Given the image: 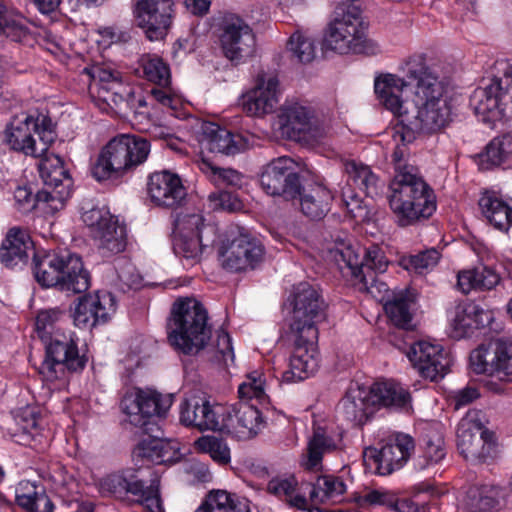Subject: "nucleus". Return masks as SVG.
Listing matches in <instances>:
<instances>
[{"label":"nucleus","mask_w":512,"mask_h":512,"mask_svg":"<svg viewBox=\"0 0 512 512\" xmlns=\"http://www.w3.org/2000/svg\"><path fill=\"white\" fill-rule=\"evenodd\" d=\"M347 486L341 477L323 475L317 478L310 490V497L319 503H336L342 500Z\"/></svg>","instance_id":"43"},{"label":"nucleus","mask_w":512,"mask_h":512,"mask_svg":"<svg viewBox=\"0 0 512 512\" xmlns=\"http://www.w3.org/2000/svg\"><path fill=\"white\" fill-rule=\"evenodd\" d=\"M138 27L150 41L163 40L172 24V0H132Z\"/></svg>","instance_id":"21"},{"label":"nucleus","mask_w":512,"mask_h":512,"mask_svg":"<svg viewBox=\"0 0 512 512\" xmlns=\"http://www.w3.org/2000/svg\"><path fill=\"white\" fill-rule=\"evenodd\" d=\"M396 130L394 138L397 144L392 154L394 176L386 194L387 202L399 226L406 227L421 219H427L436 211V196L432 187L420 174L419 169L408 163L405 143L414 139L411 130Z\"/></svg>","instance_id":"2"},{"label":"nucleus","mask_w":512,"mask_h":512,"mask_svg":"<svg viewBox=\"0 0 512 512\" xmlns=\"http://www.w3.org/2000/svg\"><path fill=\"white\" fill-rule=\"evenodd\" d=\"M267 492L290 507L305 510L308 500L302 487L293 475H281L271 478Z\"/></svg>","instance_id":"35"},{"label":"nucleus","mask_w":512,"mask_h":512,"mask_svg":"<svg viewBox=\"0 0 512 512\" xmlns=\"http://www.w3.org/2000/svg\"><path fill=\"white\" fill-rule=\"evenodd\" d=\"M225 406L212 404L204 397L192 396L180 405V422L199 431H220Z\"/></svg>","instance_id":"24"},{"label":"nucleus","mask_w":512,"mask_h":512,"mask_svg":"<svg viewBox=\"0 0 512 512\" xmlns=\"http://www.w3.org/2000/svg\"><path fill=\"white\" fill-rule=\"evenodd\" d=\"M32 241L28 231L22 227L10 228L0 247V262L6 267H14L26 262Z\"/></svg>","instance_id":"33"},{"label":"nucleus","mask_w":512,"mask_h":512,"mask_svg":"<svg viewBox=\"0 0 512 512\" xmlns=\"http://www.w3.org/2000/svg\"><path fill=\"white\" fill-rule=\"evenodd\" d=\"M62 262L58 260V252H48L44 255H35L33 258V274L42 287L59 288L58 268Z\"/></svg>","instance_id":"44"},{"label":"nucleus","mask_w":512,"mask_h":512,"mask_svg":"<svg viewBox=\"0 0 512 512\" xmlns=\"http://www.w3.org/2000/svg\"><path fill=\"white\" fill-rule=\"evenodd\" d=\"M495 67L497 75L476 88L469 102L475 115L488 124L512 117V65L502 60Z\"/></svg>","instance_id":"8"},{"label":"nucleus","mask_w":512,"mask_h":512,"mask_svg":"<svg viewBox=\"0 0 512 512\" xmlns=\"http://www.w3.org/2000/svg\"><path fill=\"white\" fill-rule=\"evenodd\" d=\"M82 220L91 228L104 255L118 254L126 248L127 233L124 224L105 207H93L82 213Z\"/></svg>","instance_id":"18"},{"label":"nucleus","mask_w":512,"mask_h":512,"mask_svg":"<svg viewBox=\"0 0 512 512\" xmlns=\"http://www.w3.org/2000/svg\"><path fill=\"white\" fill-rule=\"evenodd\" d=\"M259 182L269 196L296 199L301 184L296 162L288 156L272 159L263 166Z\"/></svg>","instance_id":"17"},{"label":"nucleus","mask_w":512,"mask_h":512,"mask_svg":"<svg viewBox=\"0 0 512 512\" xmlns=\"http://www.w3.org/2000/svg\"><path fill=\"white\" fill-rule=\"evenodd\" d=\"M150 95L156 102H158L163 107H167L170 109H176L177 107V99L172 93L170 84L165 87L158 86L152 88L150 91Z\"/></svg>","instance_id":"64"},{"label":"nucleus","mask_w":512,"mask_h":512,"mask_svg":"<svg viewBox=\"0 0 512 512\" xmlns=\"http://www.w3.org/2000/svg\"><path fill=\"white\" fill-rule=\"evenodd\" d=\"M163 449L162 439L158 437H149L142 440L133 451L134 458L145 459L149 462L158 464L159 451Z\"/></svg>","instance_id":"60"},{"label":"nucleus","mask_w":512,"mask_h":512,"mask_svg":"<svg viewBox=\"0 0 512 512\" xmlns=\"http://www.w3.org/2000/svg\"><path fill=\"white\" fill-rule=\"evenodd\" d=\"M377 406L405 412L412 409L410 393L399 383L376 382L370 388L352 385L338 404V413L353 426H361L374 414Z\"/></svg>","instance_id":"4"},{"label":"nucleus","mask_w":512,"mask_h":512,"mask_svg":"<svg viewBox=\"0 0 512 512\" xmlns=\"http://www.w3.org/2000/svg\"><path fill=\"white\" fill-rule=\"evenodd\" d=\"M287 52L290 58L299 63L307 64L316 56L314 39L302 31H295L287 41Z\"/></svg>","instance_id":"51"},{"label":"nucleus","mask_w":512,"mask_h":512,"mask_svg":"<svg viewBox=\"0 0 512 512\" xmlns=\"http://www.w3.org/2000/svg\"><path fill=\"white\" fill-rule=\"evenodd\" d=\"M159 484L160 480L155 476L151 479L150 484L145 486L135 470L127 469L101 479L100 490L102 493H107L118 499L132 495L150 512H162Z\"/></svg>","instance_id":"11"},{"label":"nucleus","mask_w":512,"mask_h":512,"mask_svg":"<svg viewBox=\"0 0 512 512\" xmlns=\"http://www.w3.org/2000/svg\"><path fill=\"white\" fill-rule=\"evenodd\" d=\"M440 259L438 250L432 248L415 255L409 256L406 261V268L418 274H423L433 269Z\"/></svg>","instance_id":"57"},{"label":"nucleus","mask_w":512,"mask_h":512,"mask_svg":"<svg viewBox=\"0 0 512 512\" xmlns=\"http://www.w3.org/2000/svg\"><path fill=\"white\" fill-rule=\"evenodd\" d=\"M500 280L499 274L493 268L481 265L460 271L457 275V288L463 294L472 290L486 291L495 288Z\"/></svg>","instance_id":"38"},{"label":"nucleus","mask_w":512,"mask_h":512,"mask_svg":"<svg viewBox=\"0 0 512 512\" xmlns=\"http://www.w3.org/2000/svg\"><path fill=\"white\" fill-rule=\"evenodd\" d=\"M209 199L211 202H213L215 209H221L228 212H236L243 208L242 201L238 198V196L228 191L212 193L209 196Z\"/></svg>","instance_id":"62"},{"label":"nucleus","mask_w":512,"mask_h":512,"mask_svg":"<svg viewBox=\"0 0 512 512\" xmlns=\"http://www.w3.org/2000/svg\"><path fill=\"white\" fill-rule=\"evenodd\" d=\"M173 234L203 237L207 242L217 239V227L206 221L202 213H180L174 221Z\"/></svg>","instance_id":"40"},{"label":"nucleus","mask_w":512,"mask_h":512,"mask_svg":"<svg viewBox=\"0 0 512 512\" xmlns=\"http://www.w3.org/2000/svg\"><path fill=\"white\" fill-rule=\"evenodd\" d=\"M404 72L407 81L393 74L375 80L380 102L411 131L432 134L446 127L452 113L444 81L423 55L410 57Z\"/></svg>","instance_id":"1"},{"label":"nucleus","mask_w":512,"mask_h":512,"mask_svg":"<svg viewBox=\"0 0 512 512\" xmlns=\"http://www.w3.org/2000/svg\"><path fill=\"white\" fill-rule=\"evenodd\" d=\"M482 315L484 311L476 305L457 306L453 318L454 328L465 331L474 326L484 325L483 320H477V317Z\"/></svg>","instance_id":"56"},{"label":"nucleus","mask_w":512,"mask_h":512,"mask_svg":"<svg viewBox=\"0 0 512 512\" xmlns=\"http://www.w3.org/2000/svg\"><path fill=\"white\" fill-rule=\"evenodd\" d=\"M264 248L255 238L240 231L238 235L230 234L222 241L218 249L221 267L229 272L252 270L261 262Z\"/></svg>","instance_id":"16"},{"label":"nucleus","mask_w":512,"mask_h":512,"mask_svg":"<svg viewBox=\"0 0 512 512\" xmlns=\"http://www.w3.org/2000/svg\"><path fill=\"white\" fill-rule=\"evenodd\" d=\"M222 418L221 432L239 439L254 437L263 426L260 411L253 404L244 401L225 407Z\"/></svg>","instance_id":"26"},{"label":"nucleus","mask_w":512,"mask_h":512,"mask_svg":"<svg viewBox=\"0 0 512 512\" xmlns=\"http://www.w3.org/2000/svg\"><path fill=\"white\" fill-rule=\"evenodd\" d=\"M502 489L496 486H482L471 490L468 495L467 507L469 512H492L500 504Z\"/></svg>","instance_id":"46"},{"label":"nucleus","mask_w":512,"mask_h":512,"mask_svg":"<svg viewBox=\"0 0 512 512\" xmlns=\"http://www.w3.org/2000/svg\"><path fill=\"white\" fill-rule=\"evenodd\" d=\"M200 144L212 153L235 155L248 148L247 139L240 134H233L226 128L213 122H203L200 130Z\"/></svg>","instance_id":"29"},{"label":"nucleus","mask_w":512,"mask_h":512,"mask_svg":"<svg viewBox=\"0 0 512 512\" xmlns=\"http://www.w3.org/2000/svg\"><path fill=\"white\" fill-rule=\"evenodd\" d=\"M294 350L289 360V369L283 373L286 382L301 381L313 375L319 367L317 350L318 335L313 341L304 334L290 333Z\"/></svg>","instance_id":"25"},{"label":"nucleus","mask_w":512,"mask_h":512,"mask_svg":"<svg viewBox=\"0 0 512 512\" xmlns=\"http://www.w3.org/2000/svg\"><path fill=\"white\" fill-rule=\"evenodd\" d=\"M84 71L92 78L91 89H96L97 94L105 88H109L113 82L122 81L120 72L109 66L95 65L89 69L85 68Z\"/></svg>","instance_id":"54"},{"label":"nucleus","mask_w":512,"mask_h":512,"mask_svg":"<svg viewBox=\"0 0 512 512\" xmlns=\"http://www.w3.org/2000/svg\"><path fill=\"white\" fill-rule=\"evenodd\" d=\"M479 207L487 221L497 230L508 232L512 226V207L494 193L486 192L479 199Z\"/></svg>","instance_id":"39"},{"label":"nucleus","mask_w":512,"mask_h":512,"mask_svg":"<svg viewBox=\"0 0 512 512\" xmlns=\"http://www.w3.org/2000/svg\"><path fill=\"white\" fill-rule=\"evenodd\" d=\"M297 197L301 212L311 220H321L329 212L333 200L331 191L321 184L300 185Z\"/></svg>","instance_id":"34"},{"label":"nucleus","mask_w":512,"mask_h":512,"mask_svg":"<svg viewBox=\"0 0 512 512\" xmlns=\"http://www.w3.org/2000/svg\"><path fill=\"white\" fill-rule=\"evenodd\" d=\"M446 448L444 436L438 427H429L423 435L422 454L415 462L417 469L424 470L444 459Z\"/></svg>","instance_id":"41"},{"label":"nucleus","mask_w":512,"mask_h":512,"mask_svg":"<svg viewBox=\"0 0 512 512\" xmlns=\"http://www.w3.org/2000/svg\"><path fill=\"white\" fill-rule=\"evenodd\" d=\"M279 81L276 76L258 75L255 87L248 92L244 109L253 116L272 113L279 102Z\"/></svg>","instance_id":"30"},{"label":"nucleus","mask_w":512,"mask_h":512,"mask_svg":"<svg viewBox=\"0 0 512 512\" xmlns=\"http://www.w3.org/2000/svg\"><path fill=\"white\" fill-rule=\"evenodd\" d=\"M312 111L297 102L285 104L278 115L280 129L292 139L315 137Z\"/></svg>","instance_id":"32"},{"label":"nucleus","mask_w":512,"mask_h":512,"mask_svg":"<svg viewBox=\"0 0 512 512\" xmlns=\"http://www.w3.org/2000/svg\"><path fill=\"white\" fill-rule=\"evenodd\" d=\"M214 242H207L198 235L173 234V249L176 255L190 261L191 264L200 260L203 250L213 245Z\"/></svg>","instance_id":"48"},{"label":"nucleus","mask_w":512,"mask_h":512,"mask_svg":"<svg viewBox=\"0 0 512 512\" xmlns=\"http://www.w3.org/2000/svg\"><path fill=\"white\" fill-rule=\"evenodd\" d=\"M512 156V136L507 134L494 138L480 155L482 169L499 166Z\"/></svg>","instance_id":"47"},{"label":"nucleus","mask_w":512,"mask_h":512,"mask_svg":"<svg viewBox=\"0 0 512 512\" xmlns=\"http://www.w3.org/2000/svg\"><path fill=\"white\" fill-rule=\"evenodd\" d=\"M62 312L59 309H49L40 311L36 317V330L43 342L53 336L58 331H54V325L61 317Z\"/></svg>","instance_id":"59"},{"label":"nucleus","mask_w":512,"mask_h":512,"mask_svg":"<svg viewBox=\"0 0 512 512\" xmlns=\"http://www.w3.org/2000/svg\"><path fill=\"white\" fill-rule=\"evenodd\" d=\"M413 297L408 291H401L387 300L384 309L394 325L409 329L411 327Z\"/></svg>","instance_id":"45"},{"label":"nucleus","mask_w":512,"mask_h":512,"mask_svg":"<svg viewBox=\"0 0 512 512\" xmlns=\"http://www.w3.org/2000/svg\"><path fill=\"white\" fill-rule=\"evenodd\" d=\"M292 304L290 333L304 334L313 341L319 334L317 325L326 319L327 304L319 289L307 282L297 284L293 289Z\"/></svg>","instance_id":"10"},{"label":"nucleus","mask_w":512,"mask_h":512,"mask_svg":"<svg viewBox=\"0 0 512 512\" xmlns=\"http://www.w3.org/2000/svg\"><path fill=\"white\" fill-rule=\"evenodd\" d=\"M238 394L240 400L244 402L253 399L264 402L267 396L265 394L262 376L257 372L248 375L246 381L239 385Z\"/></svg>","instance_id":"55"},{"label":"nucleus","mask_w":512,"mask_h":512,"mask_svg":"<svg viewBox=\"0 0 512 512\" xmlns=\"http://www.w3.org/2000/svg\"><path fill=\"white\" fill-rule=\"evenodd\" d=\"M150 148V142L143 137L131 134L115 136L101 149L91 167V174L98 182L118 179L143 164Z\"/></svg>","instance_id":"7"},{"label":"nucleus","mask_w":512,"mask_h":512,"mask_svg":"<svg viewBox=\"0 0 512 512\" xmlns=\"http://www.w3.org/2000/svg\"><path fill=\"white\" fill-rule=\"evenodd\" d=\"M171 405L170 395H162L152 389H136L126 393L121 400V409L128 417V421L144 432L150 431L152 418L165 415Z\"/></svg>","instance_id":"15"},{"label":"nucleus","mask_w":512,"mask_h":512,"mask_svg":"<svg viewBox=\"0 0 512 512\" xmlns=\"http://www.w3.org/2000/svg\"><path fill=\"white\" fill-rule=\"evenodd\" d=\"M396 494L386 489H374L359 495L356 502L359 507L368 509L373 506L381 505L391 509Z\"/></svg>","instance_id":"58"},{"label":"nucleus","mask_w":512,"mask_h":512,"mask_svg":"<svg viewBox=\"0 0 512 512\" xmlns=\"http://www.w3.org/2000/svg\"><path fill=\"white\" fill-rule=\"evenodd\" d=\"M340 435H331L320 426L314 428L313 435L307 446V456L303 463L308 470L318 471L322 467V459L325 453L338 448Z\"/></svg>","instance_id":"37"},{"label":"nucleus","mask_w":512,"mask_h":512,"mask_svg":"<svg viewBox=\"0 0 512 512\" xmlns=\"http://www.w3.org/2000/svg\"><path fill=\"white\" fill-rule=\"evenodd\" d=\"M116 310L115 298L109 292L88 294L79 299L73 319L79 328H93L104 324Z\"/></svg>","instance_id":"28"},{"label":"nucleus","mask_w":512,"mask_h":512,"mask_svg":"<svg viewBox=\"0 0 512 512\" xmlns=\"http://www.w3.org/2000/svg\"><path fill=\"white\" fill-rule=\"evenodd\" d=\"M408 358L418 373L430 381L442 379L448 373L451 364L449 355L441 345L425 341L412 345Z\"/></svg>","instance_id":"23"},{"label":"nucleus","mask_w":512,"mask_h":512,"mask_svg":"<svg viewBox=\"0 0 512 512\" xmlns=\"http://www.w3.org/2000/svg\"><path fill=\"white\" fill-rule=\"evenodd\" d=\"M195 512H249L248 504L226 490L210 491Z\"/></svg>","instance_id":"42"},{"label":"nucleus","mask_w":512,"mask_h":512,"mask_svg":"<svg viewBox=\"0 0 512 512\" xmlns=\"http://www.w3.org/2000/svg\"><path fill=\"white\" fill-rule=\"evenodd\" d=\"M54 140L51 121L46 117L41 122L29 115L15 117L5 130V141L11 149L33 157L45 153Z\"/></svg>","instance_id":"9"},{"label":"nucleus","mask_w":512,"mask_h":512,"mask_svg":"<svg viewBox=\"0 0 512 512\" xmlns=\"http://www.w3.org/2000/svg\"><path fill=\"white\" fill-rule=\"evenodd\" d=\"M16 502L27 512H52L53 503L41 483L22 480L16 487Z\"/></svg>","instance_id":"36"},{"label":"nucleus","mask_w":512,"mask_h":512,"mask_svg":"<svg viewBox=\"0 0 512 512\" xmlns=\"http://www.w3.org/2000/svg\"><path fill=\"white\" fill-rule=\"evenodd\" d=\"M476 413H468L461 419L457 427V448L460 454L474 463L485 462L494 449L493 444L486 440L487 431L475 419Z\"/></svg>","instance_id":"22"},{"label":"nucleus","mask_w":512,"mask_h":512,"mask_svg":"<svg viewBox=\"0 0 512 512\" xmlns=\"http://www.w3.org/2000/svg\"><path fill=\"white\" fill-rule=\"evenodd\" d=\"M28 34L25 19L19 15H0V37L4 35L12 41H22Z\"/></svg>","instance_id":"53"},{"label":"nucleus","mask_w":512,"mask_h":512,"mask_svg":"<svg viewBox=\"0 0 512 512\" xmlns=\"http://www.w3.org/2000/svg\"><path fill=\"white\" fill-rule=\"evenodd\" d=\"M415 450L412 436L406 433H395L380 449L367 448L364 452L366 462L374 467L379 475H390L401 469Z\"/></svg>","instance_id":"19"},{"label":"nucleus","mask_w":512,"mask_h":512,"mask_svg":"<svg viewBox=\"0 0 512 512\" xmlns=\"http://www.w3.org/2000/svg\"><path fill=\"white\" fill-rule=\"evenodd\" d=\"M220 31V46L227 59L240 63L253 56L256 38L245 20L235 14L226 15L221 22Z\"/></svg>","instance_id":"20"},{"label":"nucleus","mask_w":512,"mask_h":512,"mask_svg":"<svg viewBox=\"0 0 512 512\" xmlns=\"http://www.w3.org/2000/svg\"><path fill=\"white\" fill-rule=\"evenodd\" d=\"M58 260L62 265L58 268L59 290L80 294L90 287V274L84 268L79 255L69 251H59Z\"/></svg>","instance_id":"31"},{"label":"nucleus","mask_w":512,"mask_h":512,"mask_svg":"<svg viewBox=\"0 0 512 512\" xmlns=\"http://www.w3.org/2000/svg\"><path fill=\"white\" fill-rule=\"evenodd\" d=\"M470 366L476 374H485L501 382L512 380V341L492 338L470 354Z\"/></svg>","instance_id":"13"},{"label":"nucleus","mask_w":512,"mask_h":512,"mask_svg":"<svg viewBox=\"0 0 512 512\" xmlns=\"http://www.w3.org/2000/svg\"><path fill=\"white\" fill-rule=\"evenodd\" d=\"M144 77L157 86H167L171 83L170 68L161 57L155 54H143L139 60Z\"/></svg>","instance_id":"50"},{"label":"nucleus","mask_w":512,"mask_h":512,"mask_svg":"<svg viewBox=\"0 0 512 512\" xmlns=\"http://www.w3.org/2000/svg\"><path fill=\"white\" fill-rule=\"evenodd\" d=\"M98 98L112 109L135 108L133 89L121 82H113L109 88H105L97 94Z\"/></svg>","instance_id":"49"},{"label":"nucleus","mask_w":512,"mask_h":512,"mask_svg":"<svg viewBox=\"0 0 512 512\" xmlns=\"http://www.w3.org/2000/svg\"><path fill=\"white\" fill-rule=\"evenodd\" d=\"M195 447L198 451L209 454L219 464L230 462V449L224 440L216 436L206 435L198 438Z\"/></svg>","instance_id":"52"},{"label":"nucleus","mask_w":512,"mask_h":512,"mask_svg":"<svg viewBox=\"0 0 512 512\" xmlns=\"http://www.w3.org/2000/svg\"><path fill=\"white\" fill-rule=\"evenodd\" d=\"M328 251L343 276L355 281L360 290L383 299L382 294L388 291V287L379 280L378 275L387 270L389 262L381 247L371 245L362 249L343 240H336Z\"/></svg>","instance_id":"3"},{"label":"nucleus","mask_w":512,"mask_h":512,"mask_svg":"<svg viewBox=\"0 0 512 512\" xmlns=\"http://www.w3.org/2000/svg\"><path fill=\"white\" fill-rule=\"evenodd\" d=\"M147 191L155 205L170 209L182 206L187 196L181 178L166 170L154 172L149 176Z\"/></svg>","instance_id":"27"},{"label":"nucleus","mask_w":512,"mask_h":512,"mask_svg":"<svg viewBox=\"0 0 512 512\" xmlns=\"http://www.w3.org/2000/svg\"><path fill=\"white\" fill-rule=\"evenodd\" d=\"M14 198L18 206V209L23 213L30 212L37 206H41V209L45 213L53 214L49 210L47 204L44 202H40L37 199V194L33 195L32 191L27 187H18L14 192Z\"/></svg>","instance_id":"61"},{"label":"nucleus","mask_w":512,"mask_h":512,"mask_svg":"<svg viewBox=\"0 0 512 512\" xmlns=\"http://www.w3.org/2000/svg\"><path fill=\"white\" fill-rule=\"evenodd\" d=\"M211 338L208 314L193 298L178 299L172 307L168 322V340L179 352L197 354Z\"/></svg>","instance_id":"6"},{"label":"nucleus","mask_w":512,"mask_h":512,"mask_svg":"<svg viewBox=\"0 0 512 512\" xmlns=\"http://www.w3.org/2000/svg\"><path fill=\"white\" fill-rule=\"evenodd\" d=\"M341 203L353 218L362 216L364 211L363 200L352 188H343Z\"/></svg>","instance_id":"63"},{"label":"nucleus","mask_w":512,"mask_h":512,"mask_svg":"<svg viewBox=\"0 0 512 512\" xmlns=\"http://www.w3.org/2000/svg\"><path fill=\"white\" fill-rule=\"evenodd\" d=\"M38 157V171L45 188L37 192V199L46 203L52 213H56L63 209L70 198L73 181L58 155L47 150Z\"/></svg>","instance_id":"12"},{"label":"nucleus","mask_w":512,"mask_h":512,"mask_svg":"<svg viewBox=\"0 0 512 512\" xmlns=\"http://www.w3.org/2000/svg\"><path fill=\"white\" fill-rule=\"evenodd\" d=\"M367 30L357 2H342L336 6L326 27L323 44L326 49L341 55L377 54L379 45L368 38Z\"/></svg>","instance_id":"5"},{"label":"nucleus","mask_w":512,"mask_h":512,"mask_svg":"<svg viewBox=\"0 0 512 512\" xmlns=\"http://www.w3.org/2000/svg\"><path fill=\"white\" fill-rule=\"evenodd\" d=\"M45 343L46 356L39 372L47 381H54L64 376L65 371H80L87 362L80 356L76 342L63 333H55Z\"/></svg>","instance_id":"14"}]
</instances>
